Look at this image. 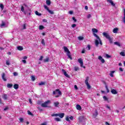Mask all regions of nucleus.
<instances>
[{
	"label": "nucleus",
	"instance_id": "obj_8",
	"mask_svg": "<svg viewBox=\"0 0 125 125\" xmlns=\"http://www.w3.org/2000/svg\"><path fill=\"white\" fill-rule=\"evenodd\" d=\"M65 120L67 122H68V123H70V121H73L74 120V117L73 116H66Z\"/></svg>",
	"mask_w": 125,
	"mask_h": 125
},
{
	"label": "nucleus",
	"instance_id": "obj_55",
	"mask_svg": "<svg viewBox=\"0 0 125 125\" xmlns=\"http://www.w3.org/2000/svg\"><path fill=\"white\" fill-rule=\"evenodd\" d=\"M47 125L46 122H44V123L41 124L40 125Z\"/></svg>",
	"mask_w": 125,
	"mask_h": 125
},
{
	"label": "nucleus",
	"instance_id": "obj_14",
	"mask_svg": "<svg viewBox=\"0 0 125 125\" xmlns=\"http://www.w3.org/2000/svg\"><path fill=\"white\" fill-rule=\"evenodd\" d=\"M106 1H107V2H109V3H111L112 6H115V3H114L112 0H106Z\"/></svg>",
	"mask_w": 125,
	"mask_h": 125
},
{
	"label": "nucleus",
	"instance_id": "obj_39",
	"mask_svg": "<svg viewBox=\"0 0 125 125\" xmlns=\"http://www.w3.org/2000/svg\"><path fill=\"white\" fill-rule=\"evenodd\" d=\"M120 54L121 55V56H125V52H121L120 53Z\"/></svg>",
	"mask_w": 125,
	"mask_h": 125
},
{
	"label": "nucleus",
	"instance_id": "obj_52",
	"mask_svg": "<svg viewBox=\"0 0 125 125\" xmlns=\"http://www.w3.org/2000/svg\"><path fill=\"white\" fill-rule=\"evenodd\" d=\"M43 58V57L41 56L40 58L39 59L40 61H42V59Z\"/></svg>",
	"mask_w": 125,
	"mask_h": 125
},
{
	"label": "nucleus",
	"instance_id": "obj_50",
	"mask_svg": "<svg viewBox=\"0 0 125 125\" xmlns=\"http://www.w3.org/2000/svg\"><path fill=\"white\" fill-rule=\"evenodd\" d=\"M90 17H91V14H88L87 16V18H88V19H89V18H90Z\"/></svg>",
	"mask_w": 125,
	"mask_h": 125
},
{
	"label": "nucleus",
	"instance_id": "obj_18",
	"mask_svg": "<svg viewBox=\"0 0 125 125\" xmlns=\"http://www.w3.org/2000/svg\"><path fill=\"white\" fill-rule=\"evenodd\" d=\"M88 80H89V77H86V79L85 80V84H89V83H88Z\"/></svg>",
	"mask_w": 125,
	"mask_h": 125
},
{
	"label": "nucleus",
	"instance_id": "obj_46",
	"mask_svg": "<svg viewBox=\"0 0 125 125\" xmlns=\"http://www.w3.org/2000/svg\"><path fill=\"white\" fill-rule=\"evenodd\" d=\"M86 49H87V50H90V45H87Z\"/></svg>",
	"mask_w": 125,
	"mask_h": 125
},
{
	"label": "nucleus",
	"instance_id": "obj_32",
	"mask_svg": "<svg viewBox=\"0 0 125 125\" xmlns=\"http://www.w3.org/2000/svg\"><path fill=\"white\" fill-rule=\"evenodd\" d=\"M35 14L36 15H38V16H41V15H42V14L39 13V12H38V11H35Z\"/></svg>",
	"mask_w": 125,
	"mask_h": 125
},
{
	"label": "nucleus",
	"instance_id": "obj_59",
	"mask_svg": "<svg viewBox=\"0 0 125 125\" xmlns=\"http://www.w3.org/2000/svg\"><path fill=\"white\" fill-rule=\"evenodd\" d=\"M13 75L14 76H18V74L17 72H14Z\"/></svg>",
	"mask_w": 125,
	"mask_h": 125
},
{
	"label": "nucleus",
	"instance_id": "obj_51",
	"mask_svg": "<svg viewBox=\"0 0 125 125\" xmlns=\"http://www.w3.org/2000/svg\"><path fill=\"white\" fill-rule=\"evenodd\" d=\"M122 20H123V23H124V24H125V17L124 16Z\"/></svg>",
	"mask_w": 125,
	"mask_h": 125
},
{
	"label": "nucleus",
	"instance_id": "obj_24",
	"mask_svg": "<svg viewBox=\"0 0 125 125\" xmlns=\"http://www.w3.org/2000/svg\"><path fill=\"white\" fill-rule=\"evenodd\" d=\"M23 49H24V48H23V47H22V46H18L17 47V49H18V50H20V51L23 50Z\"/></svg>",
	"mask_w": 125,
	"mask_h": 125
},
{
	"label": "nucleus",
	"instance_id": "obj_56",
	"mask_svg": "<svg viewBox=\"0 0 125 125\" xmlns=\"http://www.w3.org/2000/svg\"><path fill=\"white\" fill-rule=\"evenodd\" d=\"M3 8H4L3 4H0V8H1L2 9H3Z\"/></svg>",
	"mask_w": 125,
	"mask_h": 125
},
{
	"label": "nucleus",
	"instance_id": "obj_45",
	"mask_svg": "<svg viewBox=\"0 0 125 125\" xmlns=\"http://www.w3.org/2000/svg\"><path fill=\"white\" fill-rule=\"evenodd\" d=\"M27 113L28 115H30V116H33V113H32V112L29 110L27 111Z\"/></svg>",
	"mask_w": 125,
	"mask_h": 125
},
{
	"label": "nucleus",
	"instance_id": "obj_2",
	"mask_svg": "<svg viewBox=\"0 0 125 125\" xmlns=\"http://www.w3.org/2000/svg\"><path fill=\"white\" fill-rule=\"evenodd\" d=\"M103 35L104 37H105L106 39L108 40L110 43H113V38H111V37H110V35H109L107 33L104 32L103 33Z\"/></svg>",
	"mask_w": 125,
	"mask_h": 125
},
{
	"label": "nucleus",
	"instance_id": "obj_43",
	"mask_svg": "<svg viewBox=\"0 0 125 125\" xmlns=\"http://www.w3.org/2000/svg\"><path fill=\"white\" fill-rule=\"evenodd\" d=\"M44 8H45V9H46L47 11H48V10H49L48 7L45 5H44Z\"/></svg>",
	"mask_w": 125,
	"mask_h": 125
},
{
	"label": "nucleus",
	"instance_id": "obj_41",
	"mask_svg": "<svg viewBox=\"0 0 125 125\" xmlns=\"http://www.w3.org/2000/svg\"><path fill=\"white\" fill-rule=\"evenodd\" d=\"M48 12L49 13H50V14H54V12H53V11H51L49 9L48 10Z\"/></svg>",
	"mask_w": 125,
	"mask_h": 125
},
{
	"label": "nucleus",
	"instance_id": "obj_19",
	"mask_svg": "<svg viewBox=\"0 0 125 125\" xmlns=\"http://www.w3.org/2000/svg\"><path fill=\"white\" fill-rule=\"evenodd\" d=\"M92 32H93V34H95V33H98V30L96 28H92Z\"/></svg>",
	"mask_w": 125,
	"mask_h": 125
},
{
	"label": "nucleus",
	"instance_id": "obj_22",
	"mask_svg": "<svg viewBox=\"0 0 125 125\" xmlns=\"http://www.w3.org/2000/svg\"><path fill=\"white\" fill-rule=\"evenodd\" d=\"M2 98L4 100H6L7 99V95L6 94H4L2 96Z\"/></svg>",
	"mask_w": 125,
	"mask_h": 125
},
{
	"label": "nucleus",
	"instance_id": "obj_49",
	"mask_svg": "<svg viewBox=\"0 0 125 125\" xmlns=\"http://www.w3.org/2000/svg\"><path fill=\"white\" fill-rule=\"evenodd\" d=\"M22 28L24 29H26V24L24 23L22 25Z\"/></svg>",
	"mask_w": 125,
	"mask_h": 125
},
{
	"label": "nucleus",
	"instance_id": "obj_28",
	"mask_svg": "<svg viewBox=\"0 0 125 125\" xmlns=\"http://www.w3.org/2000/svg\"><path fill=\"white\" fill-rule=\"evenodd\" d=\"M98 115V111L97 110H96L95 113L93 114V117H97V115Z\"/></svg>",
	"mask_w": 125,
	"mask_h": 125
},
{
	"label": "nucleus",
	"instance_id": "obj_34",
	"mask_svg": "<svg viewBox=\"0 0 125 125\" xmlns=\"http://www.w3.org/2000/svg\"><path fill=\"white\" fill-rule=\"evenodd\" d=\"M21 11H22V12H24L25 15H26V12L24 11V7L23 6L21 7Z\"/></svg>",
	"mask_w": 125,
	"mask_h": 125
},
{
	"label": "nucleus",
	"instance_id": "obj_3",
	"mask_svg": "<svg viewBox=\"0 0 125 125\" xmlns=\"http://www.w3.org/2000/svg\"><path fill=\"white\" fill-rule=\"evenodd\" d=\"M63 49L65 52H66V55L68 56V58H69V59H70L71 60H72L73 58H72V57L71 56V52H70V51H69L68 48H67V47L66 46H64Z\"/></svg>",
	"mask_w": 125,
	"mask_h": 125
},
{
	"label": "nucleus",
	"instance_id": "obj_20",
	"mask_svg": "<svg viewBox=\"0 0 125 125\" xmlns=\"http://www.w3.org/2000/svg\"><path fill=\"white\" fill-rule=\"evenodd\" d=\"M46 3L47 5L49 6L50 4H51V1H50V0H46Z\"/></svg>",
	"mask_w": 125,
	"mask_h": 125
},
{
	"label": "nucleus",
	"instance_id": "obj_47",
	"mask_svg": "<svg viewBox=\"0 0 125 125\" xmlns=\"http://www.w3.org/2000/svg\"><path fill=\"white\" fill-rule=\"evenodd\" d=\"M20 121L21 122V123H23V122H24V119L22 118H20Z\"/></svg>",
	"mask_w": 125,
	"mask_h": 125
},
{
	"label": "nucleus",
	"instance_id": "obj_21",
	"mask_svg": "<svg viewBox=\"0 0 125 125\" xmlns=\"http://www.w3.org/2000/svg\"><path fill=\"white\" fill-rule=\"evenodd\" d=\"M114 44L115 45H117V46L121 47V43H120V42H114Z\"/></svg>",
	"mask_w": 125,
	"mask_h": 125
},
{
	"label": "nucleus",
	"instance_id": "obj_27",
	"mask_svg": "<svg viewBox=\"0 0 125 125\" xmlns=\"http://www.w3.org/2000/svg\"><path fill=\"white\" fill-rule=\"evenodd\" d=\"M13 85H12V84H10V83H8L7 84V87L8 88H11L12 87Z\"/></svg>",
	"mask_w": 125,
	"mask_h": 125
},
{
	"label": "nucleus",
	"instance_id": "obj_58",
	"mask_svg": "<svg viewBox=\"0 0 125 125\" xmlns=\"http://www.w3.org/2000/svg\"><path fill=\"white\" fill-rule=\"evenodd\" d=\"M76 26H77V25H76V24H73L72 25V27L75 28V27H76Z\"/></svg>",
	"mask_w": 125,
	"mask_h": 125
},
{
	"label": "nucleus",
	"instance_id": "obj_26",
	"mask_svg": "<svg viewBox=\"0 0 125 125\" xmlns=\"http://www.w3.org/2000/svg\"><path fill=\"white\" fill-rule=\"evenodd\" d=\"M104 57L107 59H108L109 58H111V56L109 55L108 54H105Z\"/></svg>",
	"mask_w": 125,
	"mask_h": 125
},
{
	"label": "nucleus",
	"instance_id": "obj_63",
	"mask_svg": "<svg viewBox=\"0 0 125 125\" xmlns=\"http://www.w3.org/2000/svg\"><path fill=\"white\" fill-rule=\"evenodd\" d=\"M105 125H110V124H109V123H108V122H105Z\"/></svg>",
	"mask_w": 125,
	"mask_h": 125
},
{
	"label": "nucleus",
	"instance_id": "obj_17",
	"mask_svg": "<svg viewBox=\"0 0 125 125\" xmlns=\"http://www.w3.org/2000/svg\"><path fill=\"white\" fill-rule=\"evenodd\" d=\"M111 93H112V94H117V93H118V92H117V90L114 89L111 90Z\"/></svg>",
	"mask_w": 125,
	"mask_h": 125
},
{
	"label": "nucleus",
	"instance_id": "obj_9",
	"mask_svg": "<svg viewBox=\"0 0 125 125\" xmlns=\"http://www.w3.org/2000/svg\"><path fill=\"white\" fill-rule=\"evenodd\" d=\"M62 74H63V75L65 76V77H66V78H70V76H69V75L67 74V72H66L65 69H62Z\"/></svg>",
	"mask_w": 125,
	"mask_h": 125
},
{
	"label": "nucleus",
	"instance_id": "obj_42",
	"mask_svg": "<svg viewBox=\"0 0 125 125\" xmlns=\"http://www.w3.org/2000/svg\"><path fill=\"white\" fill-rule=\"evenodd\" d=\"M6 65H10V62L9 60L6 61Z\"/></svg>",
	"mask_w": 125,
	"mask_h": 125
},
{
	"label": "nucleus",
	"instance_id": "obj_61",
	"mask_svg": "<svg viewBox=\"0 0 125 125\" xmlns=\"http://www.w3.org/2000/svg\"><path fill=\"white\" fill-rule=\"evenodd\" d=\"M74 88H75V89H76V90L78 89V86H77V85H74Z\"/></svg>",
	"mask_w": 125,
	"mask_h": 125
},
{
	"label": "nucleus",
	"instance_id": "obj_23",
	"mask_svg": "<svg viewBox=\"0 0 125 125\" xmlns=\"http://www.w3.org/2000/svg\"><path fill=\"white\" fill-rule=\"evenodd\" d=\"M19 88V85H18V84H15L14 85V88H15V89H18Z\"/></svg>",
	"mask_w": 125,
	"mask_h": 125
},
{
	"label": "nucleus",
	"instance_id": "obj_62",
	"mask_svg": "<svg viewBox=\"0 0 125 125\" xmlns=\"http://www.w3.org/2000/svg\"><path fill=\"white\" fill-rule=\"evenodd\" d=\"M69 14H71V15L73 14V11H69Z\"/></svg>",
	"mask_w": 125,
	"mask_h": 125
},
{
	"label": "nucleus",
	"instance_id": "obj_13",
	"mask_svg": "<svg viewBox=\"0 0 125 125\" xmlns=\"http://www.w3.org/2000/svg\"><path fill=\"white\" fill-rule=\"evenodd\" d=\"M64 116H65V114L64 113H59V117L61 118V119L64 118Z\"/></svg>",
	"mask_w": 125,
	"mask_h": 125
},
{
	"label": "nucleus",
	"instance_id": "obj_37",
	"mask_svg": "<svg viewBox=\"0 0 125 125\" xmlns=\"http://www.w3.org/2000/svg\"><path fill=\"white\" fill-rule=\"evenodd\" d=\"M52 117H59V113L53 114L52 115Z\"/></svg>",
	"mask_w": 125,
	"mask_h": 125
},
{
	"label": "nucleus",
	"instance_id": "obj_48",
	"mask_svg": "<svg viewBox=\"0 0 125 125\" xmlns=\"http://www.w3.org/2000/svg\"><path fill=\"white\" fill-rule=\"evenodd\" d=\"M31 79H32V81H35L36 80V78L34 77V76H32L31 77Z\"/></svg>",
	"mask_w": 125,
	"mask_h": 125
},
{
	"label": "nucleus",
	"instance_id": "obj_29",
	"mask_svg": "<svg viewBox=\"0 0 125 125\" xmlns=\"http://www.w3.org/2000/svg\"><path fill=\"white\" fill-rule=\"evenodd\" d=\"M55 107H58V105H59V103L58 102H55L54 103Z\"/></svg>",
	"mask_w": 125,
	"mask_h": 125
},
{
	"label": "nucleus",
	"instance_id": "obj_7",
	"mask_svg": "<svg viewBox=\"0 0 125 125\" xmlns=\"http://www.w3.org/2000/svg\"><path fill=\"white\" fill-rule=\"evenodd\" d=\"M78 61L79 63H80L81 67H83L84 68H85V66H83V59H82L81 58L79 59L78 60Z\"/></svg>",
	"mask_w": 125,
	"mask_h": 125
},
{
	"label": "nucleus",
	"instance_id": "obj_16",
	"mask_svg": "<svg viewBox=\"0 0 125 125\" xmlns=\"http://www.w3.org/2000/svg\"><path fill=\"white\" fill-rule=\"evenodd\" d=\"M79 122H80V123H82V122H83V121L84 120V117H83V116H80L79 118Z\"/></svg>",
	"mask_w": 125,
	"mask_h": 125
},
{
	"label": "nucleus",
	"instance_id": "obj_30",
	"mask_svg": "<svg viewBox=\"0 0 125 125\" xmlns=\"http://www.w3.org/2000/svg\"><path fill=\"white\" fill-rule=\"evenodd\" d=\"M48 61H49V58H46L45 59L43 60V62H44L45 63L46 62H48Z\"/></svg>",
	"mask_w": 125,
	"mask_h": 125
},
{
	"label": "nucleus",
	"instance_id": "obj_11",
	"mask_svg": "<svg viewBox=\"0 0 125 125\" xmlns=\"http://www.w3.org/2000/svg\"><path fill=\"white\" fill-rule=\"evenodd\" d=\"M98 59L102 62V63H105V60H104L101 56L98 57Z\"/></svg>",
	"mask_w": 125,
	"mask_h": 125
},
{
	"label": "nucleus",
	"instance_id": "obj_57",
	"mask_svg": "<svg viewBox=\"0 0 125 125\" xmlns=\"http://www.w3.org/2000/svg\"><path fill=\"white\" fill-rule=\"evenodd\" d=\"M72 20L73 21H74V22H77V20L74 17L72 18Z\"/></svg>",
	"mask_w": 125,
	"mask_h": 125
},
{
	"label": "nucleus",
	"instance_id": "obj_36",
	"mask_svg": "<svg viewBox=\"0 0 125 125\" xmlns=\"http://www.w3.org/2000/svg\"><path fill=\"white\" fill-rule=\"evenodd\" d=\"M41 43L43 45H45V42H44V39H42Z\"/></svg>",
	"mask_w": 125,
	"mask_h": 125
},
{
	"label": "nucleus",
	"instance_id": "obj_38",
	"mask_svg": "<svg viewBox=\"0 0 125 125\" xmlns=\"http://www.w3.org/2000/svg\"><path fill=\"white\" fill-rule=\"evenodd\" d=\"M55 121H56V122H60L61 120L59 118H55Z\"/></svg>",
	"mask_w": 125,
	"mask_h": 125
},
{
	"label": "nucleus",
	"instance_id": "obj_54",
	"mask_svg": "<svg viewBox=\"0 0 125 125\" xmlns=\"http://www.w3.org/2000/svg\"><path fill=\"white\" fill-rule=\"evenodd\" d=\"M22 62L23 63H24V64H26V61L25 60H22Z\"/></svg>",
	"mask_w": 125,
	"mask_h": 125
},
{
	"label": "nucleus",
	"instance_id": "obj_10",
	"mask_svg": "<svg viewBox=\"0 0 125 125\" xmlns=\"http://www.w3.org/2000/svg\"><path fill=\"white\" fill-rule=\"evenodd\" d=\"M62 74H63V75L65 76V77H66V78H70V76H69V75L67 74V72H66L65 69H62Z\"/></svg>",
	"mask_w": 125,
	"mask_h": 125
},
{
	"label": "nucleus",
	"instance_id": "obj_60",
	"mask_svg": "<svg viewBox=\"0 0 125 125\" xmlns=\"http://www.w3.org/2000/svg\"><path fill=\"white\" fill-rule=\"evenodd\" d=\"M103 98L104 100H107V97L105 96L103 97Z\"/></svg>",
	"mask_w": 125,
	"mask_h": 125
},
{
	"label": "nucleus",
	"instance_id": "obj_64",
	"mask_svg": "<svg viewBox=\"0 0 125 125\" xmlns=\"http://www.w3.org/2000/svg\"><path fill=\"white\" fill-rule=\"evenodd\" d=\"M124 16L125 17V8L124 9Z\"/></svg>",
	"mask_w": 125,
	"mask_h": 125
},
{
	"label": "nucleus",
	"instance_id": "obj_15",
	"mask_svg": "<svg viewBox=\"0 0 125 125\" xmlns=\"http://www.w3.org/2000/svg\"><path fill=\"white\" fill-rule=\"evenodd\" d=\"M118 31H119V28H114L113 30V33H114V34H117L118 33Z\"/></svg>",
	"mask_w": 125,
	"mask_h": 125
},
{
	"label": "nucleus",
	"instance_id": "obj_35",
	"mask_svg": "<svg viewBox=\"0 0 125 125\" xmlns=\"http://www.w3.org/2000/svg\"><path fill=\"white\" fill-rule=\"evenodd\" d=\"M86 85H87V88L88 89H90L91 88V86H90V84H86Z\"/></svg>",
	"mask_w": 125,
	"mask_h": 125
},
{
	"label": "nucleus",
	"instance_id": "obj_4",
	"mask_svg": "<svg viewBox=\"0 0 125 125\" xmlns=\"http://www.w3.org/2000/svg\"><path fill=\"white\" fill-rule=\"evenodd\" d=\"M53 94L55 95V97H59L60 95H62V92L59 89H56L53 92Z\"/></svg>",
	"mask_w": 125,
	"mask_h": 125
},
{
	"label": "nucleus",
	"instance_id": "obj_25",
	"mask_svg": "<svg viewBox=\"0 0 125 125\" xmlns=\"http://www.w3.org/2000/svg\"><path fill=\"white\" fill-rule=\"evenodd\" d=\"M76 108L77 110H82V106L80 104H77L76 105Z\"/></svg>",
	"mask_w": 125,
	"mask_h": 125
},
{
	"label": "nucleus",
	"instance_id": "obj_5",
	"mask_svg": "<svg viewBox=\"0 0 125 125\" xmlns=\"http://www.w3.org/2000/svg\"><path fill=\"white\" fill-rule=\"evenodd\" d=\"M8 26V22L6 21H2L0 28H6Z\"/></svg>",
	"mask_w": 125,
	"mask_h": 125
},
{
	"label": "nucleus",
	"instance_id": "obj_6",
	"mask_svg": "<svg viewBox=\"0 0 125 125\" xmlns=\"http://www.w3.org/2000/svg\"><path fill=\"white\" fill-rule=\"evenodd\" d=\"M49 103H50V101L47 100L44 103L42 104L41 106L42 107H43V108H46L47 107V106H48V104H49Z\"/></svg>",
	"mask_w": 125,
	"mask_h": 125
},
{
	"label": "nucleus",
	"instance_id": "obj_33",
	"mask_svg": "<svg viewBox=\"0 0 125 125\" xmlns=\"http://www.w3.org/2000/svg\"><path fill=\"white\" fill-rule=\"evenodd\" d=\"M44 29V26L43 25H40L39 26V30H43Z\"/></svg>",
	"mask_w": 125,
	"mask_h": 125
},
{
	"label": "nucleus",
	"instance_id": "obj_40",
	"mask_svg": "<svg viewBox=\"0 0 125 125\" xmlns=\"http://www.w3.org/2000/svg\"><path fill=\"white\" fill-rule=\"evenodd\" d=\"M39 85H43L45 84V82H41L39 83Z\"/></svg>",
	"mask_w": 125,
	"mask_h": 125
},
{
	"label": "nucleus",
	"instance_id": "obj_53",
	"mask_svg": "<svg viewBox=\"0 0 125 125\" xmlns=\"http://www.w3.org/2000/svg\"><path fill=\"white\" fill-rule=\"evenodd\" d=\"M74 70H75V71H78V70H79V67H74Z\"/></svg>",
	"mask_w": 125,
	"mask_h": 125
},
{
	"label": "nucleus",
	"instance_id": "obj_31",
	"mask_svg": "<svg viewBox=\"0 0 125 125\" xmlns=\"http://www.w3.org/2000/svg\"><path fill=\"white\" fill-rule=\"evenodd\" d=\"M78 39L79 41H83V37L79 36V37H78Z\"/></svg>",
	"mask_w": 125,
	"mask_h": 125
},
{
	"label": "nucleus",
	"instance_id": "obj_1",
	"mask_svg": "<svg viewBox=\"0 0 125 125\" xmlns=\"http://www.w3.org/2000/svg\"><path fill=\"white\" fill-rule=\"evenodd\" d=\"M93 35L96 37V40H95V44L96 46H98L99 43L101 45H102V41H101L100 37L95 33H93Z\"/></svg>",
	"mask_w": 125,
	"mask_h": 125
},
{
	"label": "nucleus",
	"instance_id": "obj_12",
	"mask_svg": "<svg viewBox=\"0 0 125 125\" xmlns=\"http://www.w3.org/2000/svg\"><path fill=\"white\" fill-rule=\"evenodd\" d=\"M2 79L4 81V82H6V77H5V74L2 73L1 75Z\"/></svg>",
	"mask_w": 125,
	"mask_h": 125
},
{
	"label": "nucleus",
	"instance_id": "obj_44",
	"mask_svg": "<svg viewBox=\"0 0 125 125\" xmlns=\"http://www.w3.org/2000/svg\"><path fill=\"white\" fill-rule=\"evenodd\" d=\"M105 106L106 108L108 109V110H111V108L110 107V106H109L108 104H105Z\"/></svg>",
	"mask_w": 125,
	"mask_h": 125
}]
</instances>
